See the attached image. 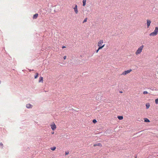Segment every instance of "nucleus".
<instances>
[{
	"mask_svg": "<svg viewBox=\"0 0 158 158\" xmlns=\"http://www.w3.org/2000/svg\"><path fill=\"white\" fill-rule=\"evenodd\" d=\"M69 151H67L65 152V154L66 155H67L69 154Z\"/></svg>",
	"mask_w": 158,
	"mask_h": 158,
	"instance_id": "5701e85b",
	"label": "nucleus"
},
{
	"mask_svg": "<svg viewBox=\"0 0 158 158\" xmlns=\"http://www.w3.org/2000/svg\"><path fill=\"white\" fill-rule=\"evenodd\" d=\"M87 18H86L84 20L83 22V23H84L86 22H87Z\"/></svg>",
	"mask_w": 158,
	"mask_h": 158,
	"instance_id": "f3484780",
	"label": "nucleus"
},
{
	"mask_svg": "<svg viewBox=\"0 0 158 158\" xmlns=\"http://www.w3.org/2000/svg\"><path fill=\"white\" fill-rule=\"evenodd\" d=\"M93 122L94 123H95L97 122V121L96 119H94L93 120Z\"/></svg>",
	"mask_w": 158,
	"mask_h": 158,
	"instance_id": "aec40b11",
	"label": "nucleus"
},
{
	"mask_svg": "<svg viewBox=\"0 0 158 158\" xmlns=\"http://www.w3.org/2000/svg\"><path fill=\"white\" fill-rule=\"evenodd\" d=\"M144 48V45H142L140 46L136 50L135 52V54L136 56L140 54L142 52Z\"/></svg>",
	"mask_w": 158,
	"mask_h": 158,
	"instance_id": "f257e3e1",
	"label": "nucleus"
},
{
	"mask_svg": "<svg viewBox=\"0 0 158 158\" xmlns=\"http://www.w3.org/2000/svg\"><path fill=\"white\" fill-rule=\"evenodd\" d=\"M38 14H35L33 16V19H36L38 17Z\"/></svg>",
	"mask_w": 158,
	"mask_h": 158,
	"instance_id": "1a4fd4ad",
	"label": "nucleus"
},
{
	"mask_svg": "<svg viewBox=\"0 0 158 158\" xmlns=\"http://www.w3.org/2000/svg\"><path fill=\"white\" fill-rule=\"evenodd\" d=\"M66 56H64V60H65L66 59Z\"/></svg>",
	"mask_w": 158,
	"mask_h": 158,
	"instance_id": "393cba45",
	"label": "nucleus"
},
{
	"mask_svg": "<svg viewBox=\"0 0 158 158\" xmlns=\"http://www.w3.org/2000/svg\"><path fill=\"white\" fill-rule=\"evenodd\" d=\"M66 48V47L65 46H63L62 47V48Z\"/></svg>",
	"mask_w": 158,
	"mask_h": 158,
	"instance_id": "bb28decb",
	"label": "nucleus"
},
{
	"mask_svg": "<svg viewBox=\"0 0 158 158\" xmlns=\"http://www.w3.org/2000/svg\"><path fill=\"white\" fill-rule=\"evenodd\" d=\"M26 106L28 108H31L32 107V106L30 104H27Z\"/></svg>",
	"mask_w": 158,
	"mask_h": 158,
	"instance_id": "9d476101",
	"label": "nucleus"
},
{
	"mask_svg": "<svg viewBox=\"0 0 158 158\" xmlns=\"http://www.w3.org/2000/svg\"><path fill=\"white\" fill-rule=\"evenodd\" d=\"M155 102L156 104H158V98L155 99Z\"/></svg>",
	"mask_w": 158,
	"mask_h": 158,
	"instance_id": "dca6fc26",
	"label": "nucleus"
},
{
	"mask_svg": "<svg viewBox=\"0 0 158 158\" xmlns=\"http://www.w3.org/2000/svg\"><path fill=\"white\" fill-rule=\"evenodd\" d=\"M146 106L147 109H148L149 108L150 105L149 104H147L146 105Z\"/></svg>",
	"mask_w": 158,
	"mask_h": 158,
	"instance_id": "4468645a",
	"label": "nucleus"
},
{
	"mask_svg": "<svg viewBox=\"0 0 158 158\" xmlns=\"http://www.w3.org/2000/svg\"><path fill=\"white\" fill-rule=\"evenodd\" d=\"M158 33V27H156L155 29L153 32L150 34L149 35L150 36H155L157 35Z\"/></svg>",
	"mask_w": 158,
	"mask_h": 158,
	"instance_id": "7ed1b4c3",
	"label": "nucleus"
},
{
	"mask_svg": "<svg viewBox=\"0 0 158 158\" xmlns=\"http://www.w3.org/2000/svg\"><path fill=\"white\" fill-rule=\"evenodd\" d=\"M98 46L99 48H102L105 46V44H103V40H100L98 43Z\"/></svg>",
	"mask_w": 158,
	"mask_h": 158,
	"instance_id": "f03ea898",
	"label": "nucleus"
},
{
	"mask_svg": "<svg viewBox=\"0 0 158 158\" xmlns=\"http://www.w3.org/2000/svg\"><path fill=\"white\" fill-rule=\"evenodd\" d=\"M143 94H148V92L147 91H144L143 93Z\"/></svg>",
	"mask_w": 158,
	"mask_h": 158,
	"instance_id": "4be33fe9",
	"label": "nucleus"
},
{
	"mask_svg": "<svg viewBox=\"0 0 158 158\" xmlns=\"http://www.w3.org/2000/svg\"><path fill=\"white\" fill-rule=\"evenodd\" d=\"M54 131H53V132H52V134H54Z\"/></svg>",
	"mask_w": 158,
	"mask_h": 158,
	"instance_id": "cd10ccee",
	"label": "nucleus"
},
{
	"mask_svg": "<svg viewBox=\"0 0 158 158\" xmlns=\"http://www.w3.org/2000/svg\"><path fill=\"white\" fill-rule=\"evenodd\" d=\"M76 14H77L78 13V10L77 9V5L75 4V6L73 8Z\"/></svg>",
	"mask_w": 158,
	"mask_h": 158,
	"instance_id": "423d86ee",
	"label": "nucleus"
},
{
	"mask_svg": "<svg viewBox=\"0 0 158 158\" xmlns=\"http://www.w3.org/2000/svg\"><path fill=\"white\" fill-rule=\"evenodd\" d=\"M50 126L51 129L53 131L55 130L56 128V126L54 123H52L50 125Z\"/></svg>",
	"mask_w": 158,
	"mask_h": 158,
	"instance_id": "39448f33",
	"label": "nucleus"
},
{
	"mask_svg": "<svg viewBox=\"0 0 158 158\" xmlns=\"http://www.w3.org/2000/svg\"><path fill=\"white\" fill-rule=\"evenodd\" d=\"M56 149V147H53L52 148H51V149L52 151H54Z\"/></svg>",
	"mask_w": 158,
	"mask_h": 158,
	"instance_id": "2eb2a0df",
	"label": "nucleus"
},
{
	"mask_svg": "<svg viewBox=\"0 0 158 158\" xmlns=\"http://www.w3.org/2000/svg\"><path fill=\"white\" fill-rule=\"evenodd\" d=\"M0 145L1 146L3 147V144H2V143H0Z\"/></svg>",
	"mask_w": 158,
	"mask_h": 158,
	"instance_id": "b1692460",
	"label": "nucleus"
},
{
	"mask_svg": "<svg viewBox=\"0 0 158 158\" xmlns=\"http://www.w3.org/2000/svg\"><path fill=\"white\" fill-rule=\"evenodd\" d=\"M43 82V77H40L39 79V82Z\"/></svg>",
	"mask_w": 158,
	"mask_h": 158,
	"instance_id": "6e6552de",
	"label": "nucleus"
},
{
	"mask_svg": "<svg viewBox=\"0 0 158 158\" xmlns=\"http://www.w3.org/2000/svg\"><path fill=\"white\" fill-rule=\"evenodd\" d=\"M97 146H100V147H102V144L100 143H98L97 144Z\"/></svg>",
	"mask_w": 158,
	"mask_h": 158,
	"instance_id": "6ab92c4d",
	"label": "nucleus"
},
{
	"mask_svg": "<svg viewBox=\"0 0 158 158\" xmlns=\"http://www.w3.org/2000/svg\"><path fill=\"white\" fill-rule=\"evenodd\" d=\"M118 118L119 120H122L123 119V117L122 116H118Z\"/></svg>",
	"mask_w": 158,
	"mask_h": 158,
	"instance_id": "f8f14e48",
	"label": "nucleus"
},
{
	"mask_svg": "<svg viewBox=\"0 0 158 158\" xmlns=\"http://www.w3.org/2000/svg\"><path fill=\"white\" fill-rule=\"evenodd\" d=\"M135 158H136V157Z\"/></svg>",
	"mask_w": 158,
	"mask_h": 158,
	"instance_id": "c85d7f7f",
	"label": "nucleus"
},
{
	"mask_svg": "<svg viewBox=\"0 0 158 158\" xmlns=\"http://www.w3.org/2000/svg\"><path fill=\"white\" fill-rule=\"evenodd\" d=\"M36 75L35 76V79L37 78L38 76V73H36Z\"/></svg>",
	"mask_w": 158,
	"mask_h": 158,
	"instance_id": "a211bd4d",
	"label": "nucleus"
},
{
	"mask_svg": "<svg viewBox=\"0 0 158 158\" xmlns=\"http://www.w3.org/2000/svg\"><path fill=\"white\" fill-rule=\"evenodd\" d=\"M144 122H149L150 120L147 118H144Z\"/></svg>",
	"mask_w": 158,
	"mask_h": 158,
	"instance_id": "ddd939ff",
	"label": "nucleus"
},
{
	"mask_svg": "<svg viewBox=\"0 0 158 158\" xmlns=\"http://www.w3.org/2000/svg\"><path fill=\"white\" fill-rule=\"evenodd\" d=\"M97 144H94V147H95V146H97Z\"/></svg>",
	"mask_w": 158,
	"mask_h": 158,
	"instance_id": "a878e982",
	"label": "nucleus"
},
{
	"mask_svg": "<svg viewBox=\"0 0 158 158\" xmlns=\"http://www.w3.org/2000/svg\"><path fill=\"white\" fill-rule=\"evenodd\" d=\"M102 49V48H99H99H98V49H97V50L96 51V53H98V52L99 50H100V49Z\"/></svg>",
	"mask_w": 158,
	"mask_h": 158,
	"instance_id": "412c9836",
	"label": "nucleus"
},
{
	"mask_svg": "<svg viewBox=\"0 0 158 158\" xmlns=\"http://www.w3.org/2000/svg\"><path fill=\"white\" fill-rule=\"evenodd\" d=\"M87 0H83V6H85L86 5V2Z\"/></svg>",
	"mask_w": 158,
	"mask_h": 158,
	"instance_id": "9b49d317",
	"label": "nucleus"
},
{
	"mask_svg": "<svg viewBox=\"0 0 158 158\" xmlns=\"http://www.w3.org/2000/svg\"><path fill=\"white\" fill-rule=\"evenodd\" d=\"M151 23V21L149 19H147V27L148 28L149 26L150 25Z\"/></svg>",
	"mask_w": 158,
	"mask_h": 158,
	"instance_id": "0eeeda50",
	"label": "nucleus"
},
{
	"mask_svg": "<svg viewBox=\"0 0 158 158\" xmlns=\"http://www.w3.org/2000/svg\"><path fill=\"white\" fill-rule=\"evenodd\" d=\"M132 70L131 69H130L128 70L122 72L121 73V75L125 76L127 74L130 73L132 71Z\"/></svg>",
	"mask_w": 158,
	"mask_h": 158,
	"instance_id": "20e7f679",
	"label": "nucleus"
}]
</instances>
